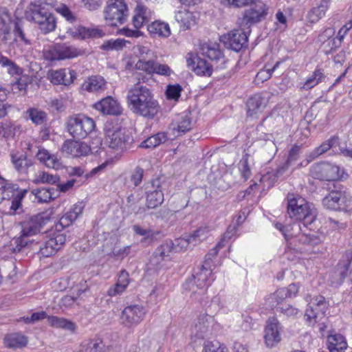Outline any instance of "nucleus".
Instances as JSON below:
<instances>
[{"label": "nucleus", "instance_id": "obj_27", "mask_svg": "<svg viewBox=\"0 0 352 352\" xmlns=\"http://www.w3.org/2000/svg\"><path fill=\"white\" fill-rule=\"evenodd\" d=\"M339 137L333 135L327 140L323 142L319 146L316 147L307 155V162H310L325 153L330 148L336 146L339 142Z\"/></svg>", "mask_w": 352, "mask_h": 352}, {"label": "nucleus", "instance_id": "obj_22", "mask_svg": "<svg viewBox=\"0 0 352 352\" xmlns=\"http://www.w3.org/2000/svg\"><path fill=\"white\" fill-rule=\"evenodd\" d=\"M201 51L204 56L208 57L210 60L221 65L224 64V56L219 49V45L217 43H205L201 46Z\"/></svg>", "mask_w": 352, "mask_h": 352}, {"label": "nucleus", "instance_id": "obj_16", "mask_svg": "<svg viewBox=\"0 0 352 352\" xmlns=\"http://www.w3.org/2000/svg\"><path fill=\"white\" fill-rule=\"evenodd\" d=\"M94 108L103 115L118 116L122 113L120 103L111 96L101 99L94 104Z\"/></svg>", "mask_w": 352, "mask_h": 352}, {"label": "nucleus", "instance_id": "obj_18", "mask_svg": "<svg viewBox=\"0 0 352 352\" xmlns=\"http://www.w3.org/2000/svg\"><path fill=\"white\" fill-rule=\"evenodd\" d=\"M49 78L51 82L55 85H70L76 78V73L74 70L61 69L51 71L49 73Z\"/></svg>", "mask_w": 352, "mask_h": 352}, {"label": "nucleus", "instance_id": "obj_1", "mask_svg": "<svg viewBox=\"0 0 352 352\" xmlns=\"http://www.w3.org/2000/svg\"><path fill=\"white\" fill-rule=\"evenodd\" d=\"M138 81L127 92L126 102L130 111L135 116L147 120L154 119L161 110L158 100L153 91L146 86L141 85V81L146 82L147 78L141 75Z\"/></svg>", "mask_w": 352, "mask_h": 352}, {"label": "nucleus", "instance_id": "obj_28", "mask_svg": "<svg viewBox=\"0 0 352 352\" xmlns=\"http://www.w3.org/2000/svg\"><path fill=\"white\" fill-rule=\"evenodd\" d=\"M188 66L198 75L210 76L212 74V66L206 60L197 56L187 60Z\"/></svg>", "mask_w": 352, "mask_h": 352}, {"label": "nucleus", "instance_id": "obj_57", "mask_svg": "<svg viewBox=\"0 0 352 352\" xmlns=\"http://www.w3.org/2000/svg\"><path fill=\"white\" fill-rule=\"evenodd\" d=\"M132 230L134 233L137 235L142 236L144 239L142 241H144L147 239H152L155 237V233L153 230L150 228H143L138 224L133 225Z\"/></svg>", "mask_w": 352, "mask_h": 352}, {"label": "nucleus", "instance_id": "obj_62", "mask_svg": "<svg viewBox=\"0 0 352 352\" xmlns=\"http://www.w3.org/2000/svg\"><path fill=\"white\" fill-rule=\"evenodd\" d=\"M126 45V41L122 38H117L116 40H109L104 42L101 48L104 50H122Z\"/></svg>", "mask_w": 352, "mask_h": 352}, {"label": "nucleus", "instance_id": "obj_7", "mask_svg": "<svg viewBox=\"0 0 352 352\" xmlns=\"http://www.w3.org/2000/svg\"><path fill=\"white\" fill-rule=\"evenodd\" d=\"M310 172L314 178L322 181H335L340 178V168L327 162L314 164Z\"/></svg>", "mask_w": 352, "mask_h": 352}, {"label": "nucleus", "instance_id": "obj_24", "mask_svg": "<svg viewBox=\"0 0 352 352\" xmlns=\"http://www.w3.org/2000/svg\"><path fill=\"white\" fill-rule=\"evenodd\" d=\"M287 213L289 216H296L299 214L297 209L301 208L302 210H307L309 204L302 197L295 195L294 193H289L287 195Z\"/></svg>", "mask_w": 352, "mask_h": 352}, {"label": "nucleus", "instance_id": "obj_51", "mask_svg": "<svg viewBox=\"0 0 352 352\" xmlns=\"http://www.w3.org/2000/svg\"><path fill=\"white\" fill-rule=\"evenodd\" d=\"M28 245V241L21 235L19 237L13 238L10 243L5 246L6 251H10L12 253L19 252L23 248Z\"/></svg>", "mask_w": 352, "mask_h": 352}, {"label": "nucleus", "instance_id": "obj_6", "mask_svg": "<svg viewBox=\"0 0 352 352\" xmlns=\"http://www.w3.org/2000/svg\"><path fill=\"white\" fill-rule=\"evenodd\" d=\"M308 298L307 296L306 300L309 301V308L306 310L305 317L309 325L314 327L318 322V319H324V314L329 304L324 297L322 296H315L310 300H308Z\"/></svg>", "mask_w": 352, "mask_h": 352}, {"label": "nucleus", "instance_id": "obj_30", "mask_svg": "<svg viewBox=\"0 0 352 352\" xmlns=\"http://www.w3.org/2000/svg\"><path fill=\"white\" fill-rule=\"evenodd\" d=\"M37 159L46 167L54 169H58L61 166V162L57 156L51 154L45 148H40L36 153Z\"/></svg>", "mask_w": 352, "mask_h": 352}, {"label": "nucleus", "instance_id": "obj_56", "mask_svg": "<svg viewBox=\"0 0 352 352\" xmlns=\"http://www.w3.org/2000/svg\"><path fill=\"white\" fill-rule=\"evenodd\" d=\"M249 157L250 155L248 153H245L243 155L239 163V170L245 180L249 179L252 175V171L248 162Z\"/></svg>", "mask_w": 352, "mask_h": 352}, {"label": "nucleus", "instance_id": "obj_58", "mask_svg": "<svg viewBox=\"0 0 352 352\" xmlns=\"http://www.w3.org/2000/svg\"><path fill=\"white\" fill-rule=\"evenodd\" d=\"M39 29L44 34H47L55 30L56 20L54 16L50 13L47 16L46 20H43L38 24Z\"/></svg>", "mask_w": 352, "mask_h": 352}, {"label": "nucleus", "instance_id": "obj_9", "mask_svg": "<svg viewBox=\"0 0 352 352\" xmlns=\"http://www.w3.org/2000/svg\"><path fill=\"white\" fill-rule=\"evenodd\" d=\"M80 54L78 50L73 46L65 44L55 45L44 52V57L48 60H56L66 58H73Z\"/></svg>", "mask_w": 352, "mask_h": 352}, {"label": "nucleus", "instance_id": "obj_36", "mask_svg": "<svg viewBox=\"0 0 352 352\" xmlns=\"http://www.w3.org/2000/svg\"><path fill=\"white\" fill-rule=\"evenodd\" d=\"M47 322L48 324L52 327L67 329L72 332H74L76 328V325L72 321L58 316H48Z\"/></svg>", "mask_w": 352, "mask_h": 352}, {"label": "nucleus", "instance_id": "obj_32", "mask_svg": "<svg viewBox=\"0 0 352 352\" xmlns=\"http://www.w3.org/2000/svg\"><path fill=\"white\" fill-rule=\"evenodd\" d=\"M49 14L39 6L31 3L25 10V16L28 21H32L38 25L43 20H46Z\"/></svg>", "mask_w": 352, "mask_h": 352}, {"label": "nucleus", "instance_id": "obj_26", "mask_svg": "<svg viewBox=\"0 0 352 352\" xmlns=\"http://www.w3.org/2000/svg\"><path fill=\"white\" fill-rule=\"evenodd\" d=\"M212 317L207 314H203L199 315L197 321L191 329L192 334L198 338H204L205 335L209 331L210 320Z\"/></svg>", "mask_w": 352, "mask_h": 352}, {"label": "nucleus", "instance_id": "obj_12", "mask_svg": "<svg viewBox=\"0 0 352 352\" xmlns=\"http://www.w3.org/2000/svg\"><path fill=\"white\" fill-rule=\"evenodd\" d=\"M268 8L262 3L258 2L250 9L245 10L241 18V25L250 27L266 18Z\"/></svg>", "mask_w": 352, "mask_h": 352}, {"label": "nucleus", "instance_id": "obj_5", "mask_svg": "<svg viewBox=\"0 0 352 352\" xmlns=\"http://www.w3.org/2000/svg\"><path fill=\"white\" fill-rule=\"evenodd\" d=\"M106 138L109 146L118 151L129 148L133 141L128 130L120 126L106 129Z\"/></svg>", "mask_w": 352, "mask_h": 352}, {"label": "nucleus", "instance_id": "obj_2", "mask_svg": "<svg viewBox=\"0 0 352 352\" xmlns=\"http://www.w3.org/2000/svg\"><path fill=\"white\" fill-rule=\"evenodd\" d=\"M96 128L94 120L85 114H75L68 118L66 129L74 139L82 140L87 138Z\"/></svg>", "mask_w": 352, "mask_h": 352}, {"label": "nucleus", "instance_id": "obj_21", "mask_svg": "<svg viewBox=\"0 0 352 352\" xmlns=\"http://www.w3.org/2000/svg\"><path fill=\"white\" fill-rule=\"evenodd\" d=\"M175 19L183 30H187L196 25L198 14L188 10L182 9L175 13Z\"/></svg>", "mask_w": 352, "mask_h": 352}, {"label": "nucleus", "instance_id": "obj_3", "mask_svg": "<svg viewBox=\"0 0 352 352\" xmlns=\"http://www.w3.org/2000/svg\"><path fill=\"white\" fill-rule=\"evenodd\" d=\"M27 192V190L19 188L17 184L6 181L0 184V204L4 201L5 206L10 208V213L15 214L21 208V201Z\"/></svg>", "mask_w": 352, "mask_h": 352}, {"label": "nucleus", "instance_id": "obj_40", "mask_svg": "<svg viewBox=\"0 0 352 352\" xmlns=\"http://www.w3.org/2000/svg\"><path fill=\"white\" fill-rule=\"evenodd\" d=\"M12 42L10 43H17L21 41L26 45H30V40L25 31L23 23L21 21H16L14 29L12 30Z\"/></svg>", "mask_w": 352, "mask_h": 352}, {"label": "nucleus", "instance_id": "obj_55", "mask_svg": "<svg viewBox=\"0 0 352 352\" xmlns=\"http://www.w3.org/2000/svg\"><path fill=\"white\" fill-rule=\"evenodd\" d=\"M16 127L11 120H4L0 122V136L5 138L14 136Z\"/></svg>", "mask_w": 352, "mask_h": 352}, {"label": "nucleus", "instance_id": "obj_48", "mask_svg": "<svg viewBox=\"0 0 352 352\" xmlns=\"http://www.w3.org/2000/svg\"><path fill=\"white\" fill-rule=\"evenodd\" d=\"M209 229L208 227H200L189 236V240L193 246L199 244L208 238Z\"/></svg>", "mask_w": 352, "mask_h": 352}, {"label": "nucleus", "instance_id": "obj_38", "mask_svg": "<svg viewBox=\"0 0 352 352\" xmlns=\"http://www.w3.org/2000/svg\"><path fill=\"white\" fill-rule=\"evenodd\" d=\"M299 214L296 216H289L292 219H295L297 221L302 222L304 226H307L311 224L316 219V213L314 208H311L310 206H307V210H302L301 208L297 209Z\"/></svg>", "mask_w": 352, "mask_h": 352}, {"label": "nucleus", "instance_id": "obj_4", "mask_svg": "<svg viewBox=\"0 0 352 352\" xmlns=\"http://www.w3.org/2000/svg\"><path fill=\"white\" fill-rule=\"evenodd\" d=\"M104 12L109 25L118 26L126 21L129 9L125 0H109Z\"/></svg>", "mask_w": 352, "mask_h": 352}, {"label": "nucleus", "instance_id": "obj_49", "mask_svg": "<svg viewBox=\"0 0 352 352\" xmlns=\"http://www.w3.org/2000/svg\"><path fill=\"white\" fill-rule=\"evenodd\" d=\"M26 113L28 114L29 118L32 122L36 125L43 124L47 120L46 113L38 109H29Z\"/></svg>", "mask_w": 352, "mask_h": 352}, {"label": "nucleus", "instance_id": "obj_34", "mask_svg": "<svg viewBox=\"0 0 352 352\" xmlns=\"http://www.w3.org/2000/svg\"><path fill=\"white\" fill-rule=\"evenodd\" d=\"M27 344V337L19 333L8 334L4 338V344L9 349H21L25 346Z\"/></svg>", "mask_w": 352, "mask_h": 352}, {"label": "nucleus", "instance_id": "obj_29", "mask_svg": "<svg viewBox=\"0 0 352 352\" xmlns=\"http://www.w3.org/2000/svg\"><path fill=\"white\" fill-rule=\"evenodd\" d=\"M135 15L133 17V25L136 29L140 28L151 18L152 12L142 4H138L135 9Z\"/></svg>", "mask_w": 352, "mask_h": 352}, {"label": "nucleus", "instance_id": "obj_53", "mask_svg": "<svg viewBox=\"0 0 352 352\" xmlns=\"http://www.w3.org/2000/svg\"><path fill=\"white\" fill-rule=\"evenodd\" d=\"M59 177L57 175H54L48 173L41 171L35 175L33 180L34 184H54L58 182Z\"/></svg>", "mask_w": 352, "mask_h": 352}, {"label": "nucleus", "instance_id": "obj_19", "mask_svg": "<svg viewBox=\"0 0 352 352\" xmlns=\"http://www.w3.org/2000/svg\"><path fill=\"white\" fill-rule=\"evenodd\" d=\"M43 218L34 216L21 222V236L24 237L35 235L40 232L43 227Z\"/></svg>", "mask_w": 352, "mask_h": 352}, {"label": "nucleus", "instance_id": "obj_8", "mask_svg": "<svg viewBox=\"0 0 352 352\" xmlns=\"http://www.w3.org/2000/svg\"><path fill=\"white\" fill-rule=\"evenodd\" d=\"M146 310L144 307L138 305H133L126 307L122 311L120 322L128 328L138 324L144 318Z\"/></svg>", "mask_w": 352, "mask_h": 352}, {"label": "nucleus", "instance_id": "obj_50", "mask_svg": "<svg viewBox=\"0 0 352 352\" xmlns=\"http://www.w3.org/2000/svg\"><path fill=\"white\" fill-rule=\"evenodd\" d=\"M173 243L172 241H166L158 246L154 251L158 256L162 257L164 260L169 259L171 254L174 252Z\"/></svg>", "mask_w": 352, "mask_h": 352}, {"label": "nucleus", "instance_id": "obj_63", "mask_svg": "<svg viewBox=\"0 0 352 352\" xmlns=\"http://www.w3.org/2000/svg\"><path fill=\"white\" fill-rule=\"evenodd\" d=\"M280 64V62L277 61L272 68H266L265 67L263 69H261L256 76V80L258 82H263L268 80L272 76V73L279 66Z\"/></svg>", "mask_w": 352, "mask_h": 352}, {"label": "nucleus", "instance_id": "obj_41", "mask_svg": "<svg viewBox=\"0 0 352 352\" xmlns=\"http://www.w3.org/2000/svg\"><path fill=\"white\" fill-rule=\"evenodd\" d=\"M329 0H322L320 3L312 8L308 13V19L311 23L317 22L323 16L329 8Z\"/></svg>", "mask_w": 352, "mask_h": 352}, {"label": "nucleus", "instance_id": "obj_54", "mask_svg": "<svg viewBox=\"0 0 352 352\" xmlns=\"http://www.w3.org/2000/svg\"><path fill=\"white\" fill-rule=\"evenodd\" d=\"M227 347L217 340L204 342L202 352H228Z\"/></svg>", "mask_w": 352, "mask_h": 352}, {"label": "nucleus", "instance_id": "obj_45", "mask_svg": "<svg viewBox=\"0 0 352 352\" xmlns=\"http://www.w3.org/2000/svg\"><path fill=\"white\" fill-rule=\"evenodd\" d=\"M164 201V194L161 190L156 189L149 192L146 196V206L148 208H155Z\"/></svg>", "mask_w": 352, "mask_h": 352}, {"label": "nucleus", "instance_id": "obj_33", "mask_svg": "<svg viewBox=\"0 0 352 352\" xmlns=\"http://www.w3.org/2000/svg\"><path fill=\"white\" fill-rule=\"evenodd\" d=\"M327 348L330 352H344L347 348V343L342 335L330 334L327 337Z\"/></svg>", "mask_w": 352, "mask_h": 352}, {"label": "nucleus", "instance_id": "obj_39", "mask_svg": "<svg viewBox=\"0 0 352 352\" xmlns=\"http://www.w3.org/2000/svg\"><path fill=\"white\" fill-rule=\"evenodd\" d=\"M10 157L12 163L18 172L21 173L27 172L28 168L31 164L28 160L25 155L12 152L10 154Z\"/></svg>", "mask_w": 352, "mask_h": 352}, {"label": "nucleus", "instance_id": "obj_64", "mask_svg": "<svg viewBox=\"0 0 352 352\" xmlns=\"http://www.w3.org/2000/svg\"><path fill=\"white\" fill-rule=\"evenodd\" d=\"M134 54L139 57V58H148L153 56L154 52H153L148 47L137 45L133 47Z\"/></svg>", "mask_w": 352, "mask_h": 352}, {"label": "nucleus", "instance_id": "obj_20", "mask_svg": "<svg viewBox=\"0 0 352 352\" xmlns=\"http://www.w3.org/2000/svg\"><path fill=\"white\" fill-rule=\"evenodd\" d=\"M66 33L75 38L85 39L87 38H100L103 36L102 32L96 28H86L82 26L69 28Z\"/></svg>", "mask_w": 352, "mask_h": 352}, {"label": "nucleus", "instance_id": "obj_47", "mask_svg": "<svg viewBox=\"0 0 352 352\" xmlns=\"http://www.w3.org/2000/svg\"><path fill=\"white\" fill-rule=\"evenodd\" d=\"M155 60H146L145 58H139L135 63L134 68L135 70H139L145 72L146 74H154V69L155 65Z\"/></svg>", "mask_w": 352, "mask_h": 352}, {"label": "nucleus", "instance_id": "obj_25", "mask_svg": "<svg viewBox=\"0 0 352 352\" xmlns=\"http://www.w3.org/2000/svg\"><path fill=\"white\" fill-rule=\"evenodd\" d=\"M82 89L92 93L103 91L107 89V82L100 76H92L83 82Z\"/></svg>", "mask_w": 352, "mask_h": 352}, {"label": "nucleus", "instance_id": "obj_35", "mask_svg": "<svg viewBox=\"0 0 352 352\" xmlns=\"http://www.w3.org/2000/svg\"><path fill=\"white\" fill-rule=\"evenodd\" d=\"M129 273L125 270L121 271L116 285L110 287L107 292L109 296H114L122 294L129 283Z\"/></svg>", "mask_w": 352, "mask_h": 352}, {"label": "nucleus", "instance_id": "obj_17", "mask_svg": "<svg viewBox=\"0 0 352 352\" xmlns=\"http://www.w3.org/2000/svg\"><path fill=\"white\" fill-rule=\"evenodd\" d=\"M61 151L73 157H79L87 155L91 148L85 142L67 140L62 145Z\"/></svg>", "mask_w": 352, "mask_h": 352}, {"label": "nucleus", "instance_id": "obj_46", "mask_svg": "<svg viewBox=\"0 0 352 352\" xmlns=\"http://www.w3.org/2000/svg\"><path fill=\"white\" fill-rule=\"evenodd\" d=\"M275 227L283 233L286 239L294 237L296 235L295 232L301 230L300 224L296 222L287 226H285L280 223H276Z\"/></svg>", "mask_w": 352, "mask_h": 352}, {"label": "nucleus", "instance_id": "obj_11", "mask_svg": "<svg viewBox=\"0 0 352 352\" xmlns=\"http://www.w3.org/2000/svg\"><path fill=\"white\" fill-rule=\"evenodd\" d=\"M282 326L277 318H270L264 330V341L267 348L276 346L281 341Z\"/></svg>", "mask_w": 352, "mask_h": 352}, {"label": "nucleus", "instance_id": "obj_14", "mask_svg": "<svg viewBox=\"0 0 352 352\" xmlns=\"http://www.w3.org/2000/svg\"><path fill=\"white\" fill-rule=\"evenodd\" d=\"M15 23L6 9L0 10V40L3 43H8L12 41Z\"/></svg>", "mask_w": 352, "mask_h": 352}, {"label": "nucleus", "instance_id": "obj_43", "mask_svg": "<svg viewBox=\"0 0 352 352\" xmlns=\"http://www.w3.org/2000/svg\"><path fill=\"white\" fill-rule=\"evenodd\" d=\"M32 193L35 195L38 202H47L56 198L57 190L54 188H42L34 190Z\"/></svg>", "mask_w": 352, "mask_h": 352}, {"label": "nucleus", "instance_id": "obj_61", "mask_svg": "<svg viewBox=\"0 0 352 352\" xmlns=\"http://www.w3.org/2000/svg\"><path fill=\"white\" fill-rule=\"evenodd\" d=\"M300 230L296 233V235L294 237L297 236L298 241L302 244H309L315 245L321 242V239L315 234H299Z\"/></svg>", "mask_w": 352, "mask_h": 352}, {"label": "nucleus", "instance_id": "obj_23", "mask_svg": "<svg viewBox=\"0 0 352 352\" xmlns=\"http://www.w3.org/2000/svg\"><path fill=\"white\" fill-rule=\"evenodd\" d=\"M147 30L153 38H167L171 34L169 24L160 20H156L150 23Z\"/></svg>", "mask_w": 352, "mask_h": 352}, {"label": "nucleus", "instance_id": "obj_42", "mask_svg": "<svg viewBox=\"0 0 352 352\" xmlns=\"http://www.w3.org/2000/svg\"><path fill=\"white\" fill-rule=\"evenodd\" d=\"M205 265H202L199 268L197 272H195V274L192 275L194 284L199 288H203L207 285L208 277L211 274L210 270L207 268V263H206Z\"/></svg>", "mask_w": 352, "mask_h": 352}, {"label": "nucleus", "instance_id": "obj_60", "mask_svg": "<svg viewBox=\"0 0 352 352\" xmlns=\"http://www.w3.org/2000/svg\"><path fill=\"white\" fill-rule=\"evenodd\" d=\"M0 65L2 67H7L8 73L12 75L19 74L21 72L19 67L16 65V64H15L13 61L10 60L6 56H4L1 52Z\"/></svg>", "mask_w": 352, "mask_h": 352}, {"label": "nucleus", "instance_id": "obj_37", "mask_svg": "<svg viewBox=\"0 0 352 352\" xmlns=\"http://www.w3.org/2000/svg\"><path fill=\"white\" fill-rule=\"evenodd\" d=\"M172 129L178 133H185L192 129V122L189 116H181L171 123Z\"/></svg>", "mask_w": 352, "mask_h": 352}, {"label": "nucleus", "instance_id": "obj_13", "mask_svg": "<svg viewBox=\"0 0 352 352\" xmlns=\"http://www.w3.org/2000/svg\"><path fill=\"white\" fill-rule=\"evenodd\" d=\"M220 40L227 47L239 52L247 45L248 36L243 31L235 30L221 36Z\"/></svg>", "mask_w": 352, "mask_h": 352}, {"label": "nucleus", "instance_id": "obj_44", "mask_svg": "<svg viewBox=\"0 0 352 352\" xmlns=\"http://www.w3.org/2000/svg\"><path fill=\"white\" fill-rule=\"evenodd\" d=\"M167 135L165 133H158L143 141L140 147L145 148H153L167 140Z\"/></svg>", "mask_w": 352, "mask_h": 352}, {"label": "nucleus", "instance_id": "obj_15", "mask_svg": "<svg viewBox=\"0 0 352 352\" xmlns=\"http://www.w3.org/2000/svg\"><path fill=\"white\" fill-rule=\"evenodd\" d=\"M65 241L66 236L64 234H55L40 247L38 254L43 257L52 256L61 248Z\"/></svg>", "mask_w": 352, "mask_h": 352}, {"label": "nucleus", "instance_id": "obj_52", "mask_svg": "<svg viewBox=\"0 0 352 352\" xmlns=\"http://www.w3.org/2000/svg\"><path fill=\"white\" fill-rule=\"evenodd\" d=\"M285 288H280L271 294L267 299V302L273 308L280 303L285 298H287Z\"/></svg>", "mask_w": 352, "mask_h": 352}, {"label": "nucleus", "instance_id": "obj_59", "mask_svg": "<svg viewBox=\"0 0 352 352\" xmlns=\"http://www.w3.org/2000/svg\"><path fill=\"white\" fill-rule=\"evenodd\" d=\"M324 78V75L322 70L320 69H316L312 76L307 79L304 87L307 89H311L321 82Z\"/></svg>", "mask_w": 352, "mask_h": 352}, {"label": "nucleus", "instance_id": "obj_10", "mask_svg": "<svg viewBox=\"0 0 352 352\" xmlns=\"http://www.w3.org/2000/svg\"><path fill=\"white\" fill-rule=\"evenodd\" d=\"M322 204L328 209L346 210L351 206V200L345 192L332 190L322 199Z\"/></svg>", "mask_w": 352, "mask_h": 352}, {"label": "nucleus", "instance_id": "obj_31", "mask_svg": "<svg viewBox=\"0 0 352 352\" xmlns=\"http://www.w3.org/2000/svg\"><path fill=\"white\" fill-rule=\"evenodd\" d=\"M266 106L265 99L259 95H255L250 98L248 102V115L252 118H256L262 112Z\"/></svg>", "mask_w": 352, "mask_h": 352}]
</instances>
